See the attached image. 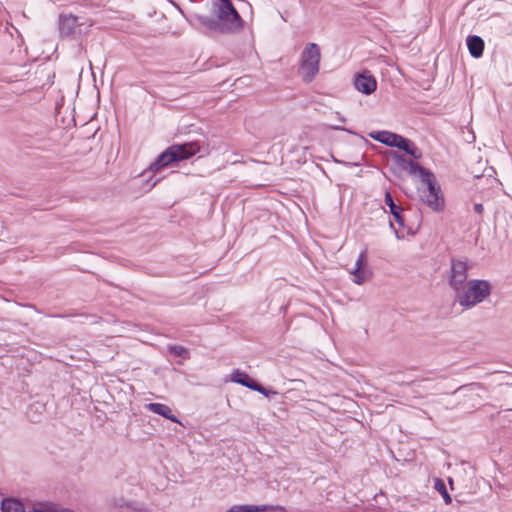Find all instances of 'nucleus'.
<instances>
[{
	"mask_svg": "<svg viewBox=\"0 0 512 512\" xmlns=\"http://www.w3.org/2000/svg\"><path fill=\"white\" fill-rule=\"evenodd\" d=\"M1 510L2 512H25L23 504L13 498L3 499L1 502ZM38 509H34L29 512H36Z\"/></svg>",
	"mask_w": 512,
	"mask_h": 512,
	"instance_id": "nucleus-17",
	"label": "nucleus"
},
{
	"mask_svg": "<svg viewBox=\"0 0 512 512\" xmlns=\"http://www.w3.org/2000/svg\"><path fill=\"white\" fill-rule=\"evenodd\" d=\"M214 17L206 15H196V20L205 28V34L218 33V34H234L239 32L243 27V19L238 12L230 14V12L222 8L213 9Z\"/></svg>",
	"mask_w": 512,
	"mask_h": 512,
	"instance_id": "nucleus-1",
	"label": "nucleus"
},
{
	"mask_svg": "<svg viewBox=\"0 0 512 512\" xmlns=\"http://www.w3.org/2000/svg\"><path fill=\"white\" fill-rule=\"evenodd\" d=\"M334 161H335L336 163H341V164H343V165H345V166H358V165H359V163H358V162H346V161H339V160H337V159H335V158H334Z\"/></svg>",
	"mask_w": 512,
	"mask_h": 512,
	"instance_id": "nucleus-29",
	"label": "nucleus"
},
{
	"mask_svg": "<svg viewBox=\"0 0 512 512\" xmlns=\"http://www.w3.org/2000/svg\"><path fill=\"white\" fill-rule=\"evenodd\" d=\"M212 8L218 9L222 8L225 11L230 12V14H233L234 12H238L236 8L234 7L231 0H217L212 2Z\"/></svg>",
	"mask_w": 512,
	"mask_h": 512,
	"instance_id": "nucleus-23",
	"label": "nucleus"
},
{
	"mask_svg": "<svg viewBox=\"0 0 512 512\" xmlns=\"http://www.w3.org/2000/svg\"><path fill=\"white\" fill-rule=\"evenodd\" d=\"M212 8L218 9L222 8L225 11L230 12V14H233L234 12H238L236 8L234 7L231 0H217L212 2Z\"/></svg>",
	"mask_w": 512,
	"mask_h": 512,
	"instance_id": "nucleus-22",
	"label": "nucleus"
},
{
	"mask_svg": "<svg viewBox=\"0 0 512 512\" xmlns=\"http://www.w3.org/2000/svg\"><path fill=\"white\" fill-rule=\"evenodd\" d=\"M468 263L460 259H451L449 285L457 293L460 292L468 277Z\"/></svg>",
	"mask_w": 512,
	"mask_h": 512,
	"instance_id": "nucleus-5",
	"label": "nucleus"
},
{
	"mask_svg": "<svg viewBox=\"0 0 512 512\" xmlns=\"http://www.w3.org/2000/svg\"><path fill=\"white\" fill-rule=\"evenodd\" d=\"M145 407L150 412L158 414L172 422L182 425V422L172 413L171 408L166 404L151 402L148 403Z\"/></svg>",
	"mask_w": 512,
	"mask_h": 512,
	"instance_id": "nucleus-11",
	"label": "nucleus"
},
{
	"mask_svg": "<svg viewBox=\"0 0 512 512\" xmlns=\"http://www.w3.org/2000/svg\"><path fill=\"white\" fill-rule=\"evenodd\" d=\"M160 181L159 178L157 179H154L153 177H150L148 180H147V186L149 189H151L152 187H154L158 182Z\"/></svg>",
	"mask_w": 512,
	"mask_h": 512,
	"instance_id": "nucleus-27",
	"label": "nucleus"
},
{
	"mask_svg": "<svg viewBox=\"0 0 512 512\" xmlns=\"http://www.w3.org/2000/svg\"><path fill=\"white\" fill-rule=\"evenodd\" d=\"M64 0H49V2H51L52 4H55V5H62Z\"/></svg>",
	"mask_w": 512,
	"mask_h": 512,
	"instance_id": "nucleus-31",
	"label": "nucleus"
},
{
	"mask_svg": "<svg viewBox=\"0 0 512 512\" xmlns=\"http://www.w3.org/2000/svg\"><path fill=\"white\" fill-rule=\"evenodd\" d=\"M320 48L316 43H309L302 52L301 69L303 80L311 82L319 71Z\"/></svg>",
	"mask_w": 512,
	"mask_h": 512,
	"instance_id": "nucleus-4",
	"label": "nucleus"
},
{
	"mask_svg": "<svg viewBox=\"0 0 512 512\" xmlns=\"http://www.w3.org/2000/svg\"><path fill=\"white\" fill-rule=\"evenodd\" d=\"M429 169L421 166L419 163L412 161L411 164L408 165L405 170L410 176L418 177L419 179L427 172Z\"/></svg>",
	"mask_w": 512,
	"mask_h": 512,
	"instance_id": "nucleus-21",
	"label": "nucleus"
},
{
	"mask_svg": "<svg viewBox=\"0 0 512 512\" xmlns=\"http://www.w3.org/2000/svg\"><path fill=\"white\" fill-rule=\"evenodd\" d=\"M388 157L394 158L398 167L401 168L403 171H405L408 165L411 164V162L413 161L411 159L406 158L403 155H400L399 153L393 150H386V159Z\"/></svg>",
	"mask_w": 512,
	"mask_h": 512,
	"instance_id": "nucleus-20",
	"label": "nucleus"
},
{
	"mask_svg": "<svg viewBox=\"0 0 512 512\" xmlns=\"http://www.w3.org/2000/svg\"><path fill=\"white\" fill-rule=\"evenodd\" d=\"M420 198L434 212L440 213L445 209V198L442 191L420 194Z\"/></svg>",
	"mask_w": 512,
	"mask_h": 512,
	"instance_id": "nucleus-8",
	"label": "nucleus"
},
{
	"mask_svg": "<svg viewBox=\"0 0 512 512\" xmlns=\"http://www.w3.org/2000/svg\"><path fill=\"white\" fill-rule=\"evenodd\" d=\"M167 350L175 357L187 358L189 355L188 350L181 345H169Z\"/></svg>",
	"mask_w": 512,
	"mask_h": 512,
	"instance_id": "nucleus-24",
	"label": "nucleus"
},
{
	"mask_svg": "<svg viewBox=\"0 0 512 512\" xmlns=\"http://www.w3.org/2000/svg\"><path fill=\"white\" fill-rule=\"evenodd\" d=\"M46 410V403L43 400H36L29 404L26 415L31 422H39Z\"/></svg>",
	"mask_w": 512,
	"mask_h": 512,
	"instance_id": "nucleus-14",
	"label": "nucleus"
},
{
	"mask_svg": "<svg viewBox=\"0 0 512 512\" xmlns=\"http://www.w3.org/2000/svg\"><path fill=\"white\" fill-rule=\"evenodd\" d=\"M420 180L426 186L424 189H419L420 194L441 191L440 186L436 182L434 173L431 172L430 170L425 172L424 175L420 178Z\"/></svg>",
	"mask_w": 512,
	"mask_h": 512,
	"instance_id": "nucleus-15",
	"label": "nucleus"
},
{
	"mask_svg": "<svg viewBox=\"0 0 512 512\" xmlns=\"http://www.w3.org/2000/svg\"><path fill=\"white\" fill-rule=\"evenodd\" d=\"M246 387L253 391L259 392L260 394H262L263 396H265L267 398H271L272 396H275L278 394L277 391L273 390L269 386H246Z\"/></svg>",
	"mask_w": 512,
	"mask_h": 512,
	"instance_id": "nucleus-25",
	"label": "nucleus"
},
{
	"mask_svg": "<svg viewBox=\"0 0 512 512\" xmlns=\"http://www.w3.org/2000/svg\"><path fill=\"white\" fill-rule=\"evenodd\" d=\"M386 147H395L415 159L421 157V152L413 141L394 132L386 131Z\"/></svg>",
	"mask_w": 512,
	"mask_h": 512,
	"instance_id": "nucleus-6",
	"label": "nucleus"
},
{
	"mask_svg": "<svg viewBox=\"0 0 512 512\" xmlns=\"http://www.w3.org/2000/svg\"><path fill=\"white\" fill-rule=\"evenodd\" d=\"M78 24V17L72 14H60L59 16V33L61 37H68L75 32Z\"/></svg>",
	"mask_w": 512,
	"mask_h": 512,
	"instance_id": "nucleus-10",
	"label": "nucleus"
},
{
	"mask_svg": "<svg viewBox=\"0 0 512 512\" xmlns=\"http://www.w3.org/2000/svg\"><path fill=\"white\" fill-rule=\"evenodd\" d=\"M434 489L442 496L445 504L452 503V497L448 493L446 484L443 479H441V478L434 479Z\"/></svg>",
	"mask_w": 512,
	"mask_h": 512,
	"instance_id": "nucleus-19",
	"label": "nucleus"
},
{
	"mask_svg": "<svg viewBox=\"0 0 512 512\" xmlns=\"http://www.w3.org/2000/svg\"><path fill=\"white\" fill-rule=\"evenodd\" d=\"M332 128H333L334 130H343V131H347V132H349V133H352V131H351V130L346 129V128H343V127H340V125L333 126Z\"/></svg>",
	"mask_w": 512,
	"mask_h": 512,
	"instance_id": "nucleus-30",
	"label": "nucleus"
},
{
	"mask_svg": "<svg viewBox=\"0 0 512 512\" xmlns=\"http://www.w3.org/2000/svg\"><path fill=\"white\" fill-rule=\"evenodd\" d=\"M225 383L232 382L234 384H259L257 381L252 379L247 373L234 369L228 378H225Z\"/></svg>",
	"mask_w": 512,
	"mask_h": 512,
	"instance_id": "nucleus-16",
	"label": "nucleus"
},
{
	"mask_svg": "<svg viewBox=\"0 0 512 512\" xmlns=\"http://www.w3.org/2000/svg\"><path fill=\"white\" fill-rule=\"evenodd\" d=\"M269 509H272V507L267 506V505L258 506V505L242 504V505H233L232 507H230L228 512H261V511H266Z\"/></svg>",
	"mask_w": 512,
	"mask_h": 512,
	"instance_id": "nucleus-18",
	"label": "nucleus"
},
{
	"mask_svg": "<svg viewBox=\"0 0 512 512\" xmlns=\"http://www.w3.org/2000/svg\"><path fill=\"white\" fill-rule=\"evenodd\" d=\"M466 44L473 58H480L484 51V40L478 35H469Z\"/></svg>",
	"mask_w": 512,
	"mask_h": 512,
	"instance_id": "nucleus-13",
	"label": "nucleus"
},
{
	"mask_svg": "<svg viewBox=\"0 0 512 512\" xmlns=\"http://www.w3.org/2000/svg\"><path fill=\"white\" fill-rule=\"evenodd\" d=\"M354 87L357 91L369 95L376 89V80L366 73L358 74L354 80Z\"/></svg>",
	"mask_w": 512,
	"mask_h": 512,
	"instance_id": "nucleus-9",
	"label": "nucleus"
},
{
	"mask_svg": "<svg viewBox=\"0 0 512 512\" xmlns=\"http://www.w3.org/2000/svg\"><path fill=\"white\" fill-rule=\"evenodd\" d=\"M386 206L389 207L390 214L393 216L394 221L398 224V228H396L393 222L389 220V227L393 229L397 239H403L406 233L402 208L395 204L391 194L388 191H386Z\"/></svg>",
	"mask_w": 512,
	"mask_h": 512,
	"instance_id": "nucleus-7",
	"label": "nucleus"
},
{
	"mask_svg": "<svg viewBox=\"0 0 512 512\" xmlns=\"http://www.w3.org/2000/svg\"><path fill=\"white\" fill-rule=\"evenodd\" d=\"M491 294V284L487 280L473 279L467 282L460 292H457V302L460 306L470 309L483 302Z\"/></svg>",
	"mask_w": 512,
	"mask_h": 512,
	"instance_id": "nucleus-3",
	"label": "nucleus"
},
{
	"mask_svg": "<svg viewBox=\"0 0 512 512\" xmlns=\"http://www.w3.org/2000/svg\"><path fill=\"white\" fill-rule=\"evenodd\" d=\"M368 136L378 141L379 143L384 144V130L372 131L368 133Z\"/></svg>",
	"mask_w": 512,
	"mask_h": 512,
	"instance_id": "nucleus-26",
	"label": "nucleus"
},
{
	"mask_svg": "<svg viewBox=\"0 0 512 512\" xmlns=\"http://www.w3.org/2000/svg\"><path fill=\"white\" fill-rule=\"evenodd\" d=\"M200 150L197 142H186L182 144H173L165 149L158 157L149 165L148 172H158L176 162L189 159Z\"/></svg>",
	"mask_w": 512,
	"mask_h": 512,
	"instance_id": "nucleus-2",
	"label": "nucleus"
},
{
	"mask_svg": "<svg viewBox=\"0 0 512 512\" xmlns=\"http://www.w3.org/2000/svg\"><path fill=\"white\" fill-rule=\"evenodd\" d=\"M366 262V250H363L359 253L358 258L355 262V267L351 271V274L354 276L353 281L356 284H363L366 281L365 272L363 270V266Z\"/></svg>",
	"mask_w": 512,
	"mask_h": 512,
	"instance_id": "nucleus-12",
	"label": "nucleus"
},
{
	"mask_svg": "<svg viewBox=\"0 0 512 512\" xmlns=\"http://www.w3.org/2000/svg\"><path fill=\"white\" fill-rule=\"evenodd\" d=\"M474 211L477 213V214H482L483 211H484V207L481 203H476L474 204V207H473Z\"/></svg>",
	"mask_w": 512,
	"mask_h": 512,
	"instance_id": "nucleus-28",
	"label": "nucleus"
}]
</instances>
